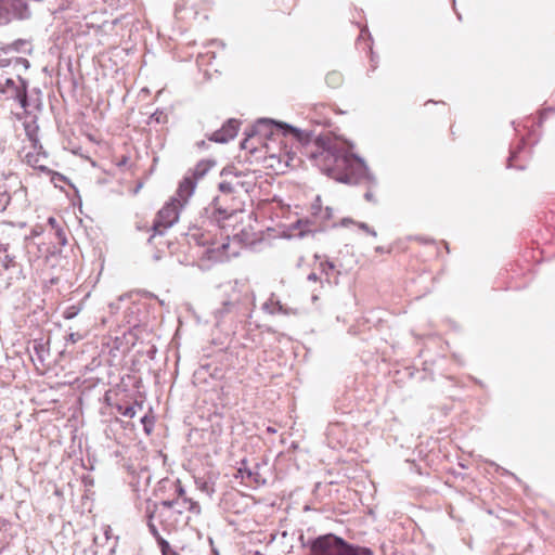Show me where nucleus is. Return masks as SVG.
Returning <instances> with one entry per match:
<instances>
[{
    "label": "nucleus",
    "mask_w": 555,
    "mask_h": 555,
    "mask_svg": "<svg viewBox=\"0 0 555 555\" xmlns=\"http://www.w3.org/2000/svg\"><path fill=\"white\" fill-rule=\"evenodd\" d=\"M256 185L254 173L229 175L220 184V194L215 197L208 211L210 217L233 237L249 242L254 236L253 212L244 209L245 198Z\"/></svg>",
    "instance_id": "nucleus-1"
},
{
    "label": "nucleus",
    "mask_w": 555,
    "mask_h": 555,
    "mask_svg": "<svg viewBox=\"0 0 555 555\" xmlns=\"http://www.w3.org/2000/svg\"><path fill=\"white\" fill-rule=\"evenodd\" d=\"M264 137L262 143L267 157L271 160L270 167L282 170L285 167L299 165L300 158L297 151L300 147L299 133L296 130H286L272 122H261L258 134L254 139Z\"/></svg>",
    "instance_id": "nucleus-2"
},
{
    "label": "nucleus",
    "mask_w": 555,
    "mask_h": 555,
    "mask_svg": "<svg viewBox=\"0 0 555 555\" xmlns=\"http://www.w3.org/2000/svg\"><path fill=\"white\" fill-rule=\"evenodd\" d=\"M313 157L318 166L337 181L358 184L370 180L363 163L332 147L321 149Z\"/></svg>",
    "instance_id": "nucleus-3"
},
{
    "label": "nucleus",
    "mask_w": 555,
    "mask_h": 555,
    "mask_svg": "<svg viewBox=\"0 0 555 555\" xmlns=\"http://www.w3.org/2000/svg\"><path fill=\"white\" fill-rule=\"evenodd\" d=\"M311 555H373V553L369 548L352 547L344 540L327 534L313 542Z\"/></svg>",
    "instance_id": "nucleus-4"
},
{
    "label": "nucleus",
    "mask_w": 555,
    "mask_h": 555,
    "mask_svg": "<svg viewBox=\"0 0 555 555\" xmlns=\"http://www.w3.org/2000/svg\"><path fill=\"white\" fill-rule=\"evenodd\" d=\"M182 207L183 204L178 198H171L167 202L154 220V234H163L165 230L172 227L179 220V212Z\"/></svg>",
    "instance_id": "nucleus-5"
},
{
    "label": "nucleus",
    "mask_w": 555,
    "mask_h": 555,
    "mask_svg": "<svg viewBox=\"0 0 555 555\" xmlns=\"http://www.w3.org/2000/svg\"><path fill=\"white\" fill-rule=\"evenodd\" d=\"M211 9L209 0H180L176 7V17L181 21L195 18L199 11H208Z\"/></svg>",
    "instance_id": "nucleus-6"
},
{
    "label": "nucleus",
    "mask_w": 555,
    "mask_h": 555,
    "mask_svg": "<svg viewBox=\"0 0 555 555\" xmlns=\"http://www.w3.org/2000/svg\"><path fill=\"white\" fill-rule=\"evenodd\" d=\"M238 128V120L230 119L222 126L221 129L212 133L210 140L219 143H225L237 134Z\"/></svg>",
    "instance_id": "nucleus-7"
},
{
    "label": "nucleus",
    "mask_w": 555,
    "mask_h": 555,
    "mask_svg": "<svg viewBox=\"0 0 555 555\" xmlns=\"http://www.w3.org/2000/svg\"><path fill=\"white\" fill-rule=\"evenodd\" d=\"M196 186V181L194 178H191L189 175H186L183 180L179 183V186L177 189V197L183 206L188 203V199L192 196L194 190Z\"/></svg>",
    "instance_id": "nucleus-8"
},
{
    "label": "nucleus",
    "mask_w": 555,
    "mask_h": 555,
    "mask_svg": "<svg viewBox=\"0 0 555 555\" xmlns=\"http://www.w3.org/2000/svg\"><path fill=\"white\" fill-rule=\"evenodd\" d=\"M177 499L173 501H164L162 502V509L159 511L158 516L162 518H168L173 513V507L180 504V501L186 496L185 490L182 485L179 482L177 487Z\"/></svg>",
    "instance_id": "nucleus-9"
},
{
    "label": "nucleus",
    "mask_w": 555,
    "mask_h": 555,
    "mask_svg": "<svg viewBox=\"0 0 555 555\" xmlns=\"http://www.w3.org/2000/svg\"><path fill=\"white\" fill-rule=\"evenodd\" d=\"M153 517H154V512L149 515V522H147V525H149V528L152 531L153 535L157 539V542H158V545L160 547V551H162L163 555H180V554H178L176 551H173L171 548V546L169 545V543L165 539H163L159 535V532H158L156 526L152 521Z\"/></svg>",
    "instance_id": "nucleus-10"
},
{
    "label": "nucleus",
    "mask_w": 555,
    "mask_h": 555,
    "mask_svg": "<svg viewBox=\"0 0 555 555\" xmlns=\"http://www.w3.org/2000/svg\"><path fill=\"white\" fill-rule=\"evenodd\" d=\"M321 269L325 273L328 282L337 283L338 276L340 274V270L337 266L332 261L321 262Z\"/></svg>",
    "instance_id": "nucleus-11"
},
{
    "label": "nucleus",
    "mask_w": 555,
    "mask_h": 555,
    "mask_svg": "<svg viewBox=\"0 0 555 555\" xmlns=\"http://www.w3.org/2000/svg\"><path fill=\"white\" fill-rule=\"evenodd\" d=\"M212 165L214 164L208 160H202L188 175L191 178H194V180L197 182L201 178H203L210 170Z\"/></svg>",
    "instance_id": "nucleus-12"
},
{
    "label": "nucleus",
    "mask_w": 555,
    "mask_h": 555,
    "mask_svg": "<svg viewBox=\"0 0 555 555\" xmlns=\"http://www.w3.org/2000/svg\"><path fill=\"white\" fill-rule=\"evenodd\" d=\"M236 477H241L242 480L247 478V483H255L256 486L264 483V479H262L258 473H254L247 468H238Z\"/></svg>",
    "instance_id": "nucleus-13"
},
{
    "label": "nucleus",
    "mask_w": 555,
    "mask_h": 555,
    "mask_svg": "<svg viewBox=\"0 0 555 555\" xmlns=\"http://www.w3.org/2000/svg\"><path fill=\"white\" fill-rule=\"evenodd\" d=\"M25 131L26 135L28 137L29 141L31 142V145L35 150L38 147L41 149V145H39V139H38V127L35 124H25Z\"/></svg>",
    "instance_id": "nucleus-14"
},
{
    "label": "nucleus",
    "mask_w": 555,
    "mask_h": 555,
    "mask_svg": "<svg viewBox=\"0 0 555 555\" xmlns=\"http://www.w3.org/2000/svg\"><path fill=\"white\" fill-rule=\"evenodd\" d=\"M179 505L182 506L185 511H188L190 513H194V514L201 513V506H199L198 502H196L193 499H190L188 496L182 499L180 501Z\"/></svg>",
    "instance_id": "nucleus-15"
},
{
    "label": "nucleus",
    "mask_w": 555,
    "mask_h": 555,
    "mask_svg": "<svg viewBox=\"0 0 555 555\" xmlns=\"http://www.w3.org/2000/svg\"><path fill=\"white\" fill-rule=\"evenodd\" d=\"M326 83L332 88H338L344 81V77L339 72H331L325 77Z\"/></svg>",
    "instance_id": "nucleus-16"
},
{
    "label": "nucleus",
    "mask_w": 555,
    "mask_h": 555,
    "mask_svg": "<svg viewBox=\"0 0 555 555\" xmlns=\"http://www.w3.org/2000/svg\"><path fill=\"white\" fill-rule=\"evenodd\" d=\"M26 162L31 165L35 168H39L40 170H44L46 167L43 165L39 164V154L33 155L31 153H28L26 155Z\"/></svg>",
    "instance_id": "nucleus-17"
},
{
    "label": "nucleus",
    "mask_w": 555,
    "mask_h": 555,
    "mask_svg": "<svg viewBox=\"0 0 555 555\" xmlns=\"http://www.w3.org/2000/svg\"><path fill=\"white\" fill-rule=\"evenodd\" d=\"M119 412L126 416V417H129V418H132L135 416L137 412H135V408L133 405L131 406H126L125 409H122L121 406L118 408Z\"/></svg>",
    "instance_id": "nucleus-18"
},
{
    "label": "nucleus",
    "mask_w": 555,
    "mask_h": 555,
    "mask_svg": "<svg viewBox=\"0 0 555 555\" xmlns=\"http://www.w3.org/2000/svg\"><path fill=\"white\" fill-rule=\"evenodd\" d=\"M141 423L144 426L145 433L150 435L152 431L153 422L147 416H144L141 418Z\"/></svg>",
    "instance_id": "nucleus-19"
},
{
    "label": "nucleus",
    "mask_w": 555,
    "mask_h": 555,
    "mask_svg": "<svg viewBox=\"0 0 555 555\" xmlns=\"http://www.w3.org/2000/svg\"><path fill=\"white\" fill-rule=\"evenodd\" d=\"M20 102H21V105H22L23 107H25V106H26V104H27V96H26V94H25V93H24V94H22V95L20 96Z\"/></svg>",
    "instance_id": "nucleus-20"
},
{
    "label": "nucleus",
    "mask_w": 555,
    "mask_h": 555,
    "mask_svg": "<svg viewBox=\"0 0 555 555\" xmlns=\"http://www.w3.org/2000/svg\"><path fill=\"white\" fill-rule=\"evenodd\" d=\"M127 162H128V158H127L126 156H122V157H121V159H120V160H118L116 164H117L118 166H121V165L127 164Z\"/></svg>",
    "instance_id": "nucleus-21"
},
{
    "label": "nucleus",
    "mask_w": 555,
    "mask_h": 555,
    "mask_svg": "<svg viewBox=\"0 0 555 555\" xmlns=\"http://www.w3.org/2000/svg\"><path fill=\"white\" fill-rule=\"evenodd\" d=\"M364 197H365L367 201H373V194H372V192H370V191H369V192H366V193H365V195H364Z\"/></svg>",
    "instance_id": "nucleus-22"
},
{
    "label": "nucleus",
    "mask_w": 555,
    "mask_h": 555,
    "mask_svg": "<svg viewBox=\"0 0 555 555\" xmlns=\"http://www.w3.org/2000/svg\"><path fill=\"white\" fill-rule=\"evenodd\" d=\"M308 279L311 280V281H314V282L318 281V276H317L315 273L309 274Z\"/></svg>",
    "instance_id": "nucleus-23"
},
{
    "label": "nucleus",
    "mask_w": 555,
    "mask_h": 555,
    "mask_svg": "<svg viewBox=\"0 0 555 555\" xmlns=\"http://www.w3.org/2000/svg\"><path fill=\"white\" fill-rule=\"evenodd\" d=\"M74 315H75V313H73V312H68V313H66L65 318L70 319V318H73Z\"/></svg>",
    "instance_id": "nucleus-24"
},
{
    "label": "nucleus",
    "mask_w": 555,
    "mask_h": 555,
    "mask_svg": "<svg viewBox=\"0 0 555 555\" xmlns=\"http://www.w3.org/2000/svg\"><path fill=\"white\" fill-rule=\"evenodd\" d=\"M317 107H321V108H323V109H328V107H327L326 105H324V104H320V105H318Z\"/></svg>",
    "instance_id": "nucleus-25"
},
{
    "label": "nucleus",
    "mask_w": 555,
    "mask_h": 555,
    "mask_svg": "<svg viewBox=\"0 0 555 555\" xmlns=\"http://www.w3.org/2000/svg\"><path fill=\"white\" fill-rule=\"evenodd\" d=\"M165 528H166V529H171V524H166V525H165Z\"/></svg>",
    "instance_id": "nucleus-26"
},
{
    "label": "nucleus",
    "mask_w": 555,
    "mask_h": 555,
    "mask_svg": "<svg viewBox=\"0 0 555 555\" xmlns=\"http://www.w3.org/2000/svg\"><path fill=\"white\" fill-rule=\"evenodd\" d=\"M235 202H233L232 199L229 201V206H232L234 205Z\"/></svg>",
    "instance_id": "nucleus-27"
}]
</instances>
